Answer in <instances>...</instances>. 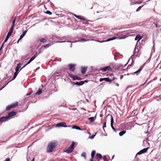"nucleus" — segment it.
Listing matches in <instances>:
<instances>
[{
	"label": "nucleus",
	"instance_id": "1",
	"mask_svg": "<svg viewBox=\"0 0 161 161\" xmlns=\"http://www.w3.org/2000/svg\"><path fill=\"white\" fill-rule=\"evenodd\" d=\"M37 44L36 45V49L35 51L36 55H34L32 57L29 61L27 63V64H29L31 61H32L36 57L37 55L40 53V48H39V47L40 45V39H39L37 41Z\"/></svg>",
	"mask_w": 161,
	"mask_h": 161
},
{
	"label": "nucleus",
	"instance_id": "2",
	"mask_svg": "<svg viewBox=\"0 0 161 161\" xmlns=\"http://www.w3.org/2000/svg\"><path fill=\"white\" fill-rule=\"evenodd\" d=\"M57 143L55 141H52L48 144L47 147V151L50 153L52 152L55 149L57 146Z\"/></svg>",
	"mask_w": 161,
	"mask_h": 161
},
{
	"label": "nucleus",
	"instance_id": "3",
	"mask_svg": "<svg viewBox=\"0 0 161 161\" xmlns=\"http://www.w3.org/2000/svg\"><path fill=\"white\" fill-rule=\"evenodd\" d=\"M75 144V142H73L71 145L66 150L65 152L67 153H71L73 150L74 148V145Z\"/></svg>",
	"mask_w": 161,
	"mask_h": 161
},
{
	"label": "nucleus",
	"instance_id": "4",
	"mask_svg": "<svg viewBox=\"0 0 161 161\" xmlns=\"http://www.w3.org/2000/svg\"><path fill=\"white\" fill-rule=\"evenodd\" d=\"M110 117L111 118V126L113 130L115 131H116V130L113 126V124L114 122V118L113 116L111 114H108L107 116V117Z\"/></svg>",
	"mask_w": 161,
	"mask_h": 161
},
{
	"label": "nucleus",
	"instance_id": "5",
	"mask_svg": "<svg viewBox=\"0 0 161 161\" xmlns=\"http://www.w3.org/2000/svg\"><path fill=\"white\" fill-rule=\"evenodd\" d=\"M13 31V27H11L6 37V38L4 40L3 43L6 42L7 41L9 37L11 35Z\"/></svg>",
	"mask_w": 161,
	"mask_h": 161
},
{
	"label": "nucleus",
	"instance_id": "6",
	"mask_svg": "<svg viewBox=\"0 0 161 161\" xmlns=\"http://www.w3.org/2000/svg\"><path fill=\"white\" fill-rule=\"evenodd\" d=\"M76 64H68V66L69 70L73 72L75 69Z\"/></svg>",
	"mask_w": 161,
	"mask_h": 161
},
{
	"label": "nucleus",
	"instance_id": "7",
	"mask_svg": "<svg viewBox=\"0 0 161 161\" xmlns=\"http://www.w3.org/2000/svg\"><path fill=\"white\" fill-rule=\"evenodd\" d=\"M100 70H101L102 72H106L107 70L108 71H111L112 70V68L111 66H107L105 67L101 68L100 69Z\"/></svg>",
	"mask_w": 161,
	"mask_h": 161
},
{
	"label": "nucleus",
	"instance_id": "8",
	"mask_svg": "<svg viewBox=\"0 0 161 161\" xmlns=\"http://www.w3.org/2000/svg\"><path fill=\"white\" fill-rule=\"evenodd\" d=\"M69 77H70L71 78H72V79L73 80H81L82 79L80 77H78L76 75L73 76V75H71V74H69Z\"/></svg>",
	"mask_w": 161,
	"mask_h": 161
},
{
	"label": "nucleus",
	"instance_id": "9",
	"mask_svg": "<svg viewBox=\"0 0 161 161\" xmlns=\"http://www.w3.org/2000/svg\"><path fill=\"white\" fill-rule=\"evenodd\" d=\"M148 149V148H145L141 150L136 154V155H140L145 153H146Z\"/></svg>",
	"mask_w": 161,
	"mask_h": 161
},
{
	"label": "nucleus",
	"instance_id": "10",
	"mask_svg": "<svg viewBox=\"0 0 161 161\" xmlns=\"http://www.w3.org/2000/svg\"><path fill=\"white\" fill-rule=\"evenodd\" d=\"M56 126L58 127H67L66 124L64 122H60L57 124Z\"/></svg>",
	"mask_w": 161,
	"mask_h": 161
},
{
	"label": "nucleus",
	"instance_id": "11",
	"mask_svg": "<svg viewBox=\"0 0 161 161\" xmlns=\"http://www.w3.org/2000/svg\"><path fill=\"white\" fill-rule=\"evenodd\" d=\"M104 80H105L107 82H111L112 81V80H110L109 78H100V81L102 82Z\"/></svg>",
	"mask_w": 161,
	"mask_h": 161
},
{
	"label": "nucleus",
	"instance_id": "12",
	"mask_svg": "<svg viewBox=\"0 0 161 161\" xmlns=\"http://www.w3.org/2000/svg\"><path fill=\"white\" fill-rule=\"evenodd\" d=\"M143 36H141L140 35L138 34L136 35L135 38V40H137L138 42L140 40H141L143 38Z\"/></svg>",
	"mask_w": 161,
	"mask_h": 161
},
{
	"label": "nucleus",
	"instance_id": "13",
	"mask_svg": "<svg viewBox=\"0 0 161 161\" xmlns=\"http://www.w3.org/2000/svg\"><path fill=\"white\" fill-rule=\"evenodd\" d=\"M8 119V117H3L0 119V122H3L5 121H7Z\"/></svg>",
	"mask_w": 161,
	"mask_h": 161
},
{
	"label": "nucleus",
	"instance_id": "14",
	"mask_svg": "<svg viewBox=\"0 0 161 161\" xmlns=\"http://www.w3.org/2000/svg\"><path fill=\"white\" fill-rule=\"evenodd\" d=\"M87 67H82L81 72L82 74H85L86 71Z\"/></svg>",
	"mask_w": 161,
	"mask_h": 161
},
{
	"label": "nucleus",
	"instance_id": "15",
	"mask_svg": "<svg viewBox=\"0 0 161 161\" xmlns=\"http://www.w3.org/2000/svg\"><path fill=\"white\" fill-rule=\"evenodd\" d=\"M16 114V113L14 111L11 112L8 114V119H9V118L11 116H14Z\"/></svg>",
	"mask_w": 161,
	"mask_h": 161
},
{
	"label": "nucleus",
	"instance_id": "16",
	"mask_svg": "<svg viewBox=\"0 0 161 161\" xmlns=\"http://www.w3.org/2000/svg\"><path fill=\"white\" fill-rule=\"evenodd\" d=\"M74 16L76 18L80 19V20H85V18L81 16H78L75 14H74Z\"/></svg>",
	"mask_w": 161,
	"mask_h": 161
},
{
	"label": "nucleus",
	"instance_id": "17",
	"mask_svg": "<svg viewBox=\"0 0 161 161\" xmlns=\"http://www.w3.org/2000/svg\"><path fill=\"white\" fill-rule=\"evenodd\" d=\"M84 83V81H80V82H76L75 83V84L78 86H81L83 85Z\"/></svg>",
	"mask_w": 161,
	"mask_h": 161
},
{
	"label": "nucleus",
	"instance_id": "18",
	"mask_svg": "<svg viewBox=\"0 0 161 161\" xmlns=\"http://www.w3.org/2000/svg\"><path fill=\"white\" fill-rule=\"evenodd\" d=\"M96 157L97 158H99L100 159H102L103 158V156L102 155L99 153H97L96 155Z\"/></svg>",
	"mask_w": 161,
	"mask_h": 161
},
{
	"label": "nucleus",
	"instance_id": "19",
	"mask_svg": "<svg viewBox=\"0 0 161 161\" xmlns=\"http://www.w3.org/2000/svg\"><path fill=\"white\" fill-rule=\"evenodd\" d=\"M96 151L95 150H93L91 153V157L92 158H93L95 154Z\"/></svg>",
	"mask_w": 161,
	"mask_h": 161
},
{
	"label": "nucleus",
	"instance_id": "20",
	"mask_svg": "<svg viewBox=\"0 0 161 161\" xmlns=\"http://www.w3.org/2000/svg\"><path fill=\"white\" fill-rule=\"evenodd\" d=\"M40 88H39L38 91L36 92L34 94H33L32 95V96H33V95H40Z\"/></svg>",
	"mask_w": 161,
	"mask_h": 161
},
{
	"label": "nucleus",
	"instance_id": "21",
	"mask_svg": "<svg viewBox=\"0 0 161 161\" xmlns=\"http://www.w3.org/2000/svg\"><path fill=\"white\" fill-rule=\"evenodd\" d=\"M18 102H16L14 103H12V104L11 105L12 107V108H14V107H16L17 105H18Z\"/></svg>",
	"mask_w": 161,
	"mask_h": 161
},
{
	"label": "nucleus",
	"instance_id": "22",
	"mask_svg": "<svg viewBox=\"0 0 161 161\" xmlns=\"http://www.w3.org/2000/svg\"><path fill=\"white\" fill-rule=\"evenodd\" d=\"M50 46V45H49V44H47L46 45V46H42L41 47V49H44V48H48L49 46Z\"/></svg>",
	"mask_w": 161,
	"mask_h": 161
},
{
	"label": "nucleus",
	"instance_id": "23",
	"mask_svg": "<svg viewBox=\"0 0 161 161\" xmlns=\"http://www.w3.org/2000/svg\"><path fill=\"white\" fill-rule=\"evenodd\" d=\"M19 73V72H15L14 73V75L13 77L12 80H14L16 78Z\"/></svg>",
	"mask_w": 161,
	"mask_h": 161
},
{
	"label": "nucleus",
	"instance_id": "24",
	"mask_svg": "<svg viewBox=\"0 0 161 161\" xmlns=\"http://www.w3.org/2000/svg\"><path fill=\"white\" fill-rule=\"evenodd\" d=\"M117 38L116 37H114L111 38H108L106 41L108 42L110 41L113 40L117 39Z\"/></svg>",
	"mask_w": 161,
	"mask_h": 161
},
{
	"label": "nucleus",
	"instance_id": "25",
	"mask_svg": "<svg viewBox=\"0 0 161 161\" xmlns=\"http://www.w3.org/2000/svg\"><path fill=\"white\" fill-rule=\"evenodd\" d=\"M143 67L142 66L141 67L140 69H139L138 70L134 72V74H137V73H139L140 71L142 70Z\"/></svg>",
	"mask_w": 161,
	"mask_h": 161
},
{
	"label": "nucleus",
	"instance_id": "26",
	"mask_svg": "<svg viewBox=\"0 0 161 161\" xmlns=\"http://www.w3.org/2000/svg\"><path fill=\"white\" fill-rule=\"evenodd\" d=\"M88 119L91 123L93 122L94 121V119L93 117H91L88 118Z\"/></svg>",
	"mask_w": 161,
	"mask_h": 161
},
{
	"label": "nucleus",
	"instance_id": "27",
	"mask_svg": "<svg viewBox=\"0 0 161 161\" xmlns=\"http://www.w3.org/2000/svg\"><path fill=\"white\" fill-rule=\"evenodd\" d=\"M126 132V131L125 130H123L119 133V135L120 136H122Z\"/></svg>",
	"mask_w": 161,
	"mask_h": 161
},
{
	"label": "nucleus",
	"instance_id": "28",
	"mask_svg": "<svg viewBox=\"0 0 161 161\" xmlns=\"http://www.w3.org/2000/svg\"><path fill=\"white\" fill-rule=\"evenodd\" d=\"M22 65V64L21 63H18L17 64L16 68L19 69L20 68Z\"/></svg>",
	"mask_w": 161,
	"mask_h": 161
},
{
	"label": "nucleus",
	"instance_id": "29",
	"mask_svg": "<svg viewBox=\"0 0 161 161\" xmlns=\"http://www.w3.org/2000/svg\"><path fill=\"white\" fill-rule=\"evenodd\" d=\"M72 128L79 130L81 129L78 126H74L72 127Z\"/></svg>",
	"mask_w": 161,
	"mask_h": 161
},
{
	"label": "nucleus",
	"instance_id": "30",
	"mask_svg": "<svg viewBox=\"0 0 161 161\" xmlns=\"http://www.w3.org/2000/svg\"><path fill=\"white\" fill-rule=\"evenodd\" d=\"M47 39L46 38H41V42L43 43L46 42Z\"/></svg>",
	"mask_w": 161,
	"mask_h": 161
},
{
	"label": "nucleus",
	"instance_id": "31",
	"mask_svg": "<svg viewBox=\"0 0 161 161\" xmlns=\"http://www.w3.org/2000/svg\"><path fill=\"white\" fill-rule=\"evenodd\" d=\"M24 36L23 35V34H22L20 35V36L19 37V39H18V40L17 41L18 43H19V41L20 40H21V39H22L24 37Z\"/></svg>",
	"mask_w": 161,
	"mask_h": 161
},
{
	"label": "nucleus",
	"instance_id": "32",
	"mask_svg": "<svg viewBox=\"0 0 161 161\" xmlns=\"http://www.w3.org/2000/svg\"><path fill=\"white\" fill-rule=\"evenodd\" d=\"M44 12L47 14L49 15H51L52 14V13L50 11L48 10H47L46 11H44Z\"/></svg>",
	"mask_w": 161,
	"mask_h": 161
},
{
	"label": "nucleus",
	"instance_id": "33",
	"mask_svg": "<svg viewBox=\"0 0 161 161\" xmlns=\"http://www.w3.org/2000/svg\"><path fill=\"white\" fill-rule=\"evenodd\" d=\"M142 2V1L141 0L138 1H137L135 2L134 3L135 4H140Z\"/></svg>",
	"mask_w": 161,
	"mask_h": 161
},
{
	"label": "nucleus",
	"instance_id": "34",
	"mask_svg": "<svg viewBox=\"0 0 161 161\" xmlns=\"http://www.w3.org/2000/svg\"><path fill=\"white\" fill-rule=\"evenodd\" d=\"M106 121H105L104 122V123H103V128L104 130H105L104 128L106 127Z\"/></svg>",
	"mask_w": 161,
	"mask_h": 161
},
{
	"label": "nucleus",
	"instance_id": "35",
	"mask_svg": "<svg viewBox=\"0 0 161 161\" xmlns=\"http://www.w3.org/2000/svg\"><path fill=\"white\" fill-rule=\"evenodd\" d=\"M144 5H142L141 6H139L136 10V11L138 12L143 7Z\"/></svg>",
	"mask_w": 161,
	"mask_h": 161
},
{
	"label": "nucleus",
	"instance_id": "36",
	"mask_svg": "<svg viewBox=\"0 0 161 161\" xmlns=\"http://www.w3.org/2000/svg\"><path fill=\"white\" fill-rule=\"evenodd\" d=\"M12 107L11 105L8 106L6 108V110H8L12 108Z\"/></svg>",
	"mask_w": 161,
	"mask_h": 161
},
{
	"label": "nucleus",
	"instance_id": "37",
	"mask_svg": "<svg viewBox=\"0 0 161 161\" xmlns=\"http://www.w3.org/2000/svg\"><path fill=\"white\" fill-rule=\"evenodd\" d=\"M81 155L82 157H84L85 158H86V154L85 153V152L83 153H82Z\"/></svg>",
	"mask_w": 161,
	"mask_h": 161
},
{
	"label": "nucleus",
	"instance_id": "38",
	"mask_svg": "<svg viewBox=\"0 0 161 161\" xmlns=\"http://www.w3.org/2000/svg\"><path fill=\"white\" fill-rule=\"evenodd\" d=\"M103 159L104 161H108V159L105 156L103 157Z\"/></svg>",
	"mask_w": 161,
	"mask_h": 161
},
{
	"label": "nucleus",
	"instance_id": "39",
	"mask_svg": "<svg viewBox=\"0 0 161 161\" xmlns=\"http://www.w3.org/2000/svg\"><path fill=\"white\" fill-rule=\"evenodd\" d=\"M15 23V19L12 22V25L11 27H13H13L14 26V24Z\"/></svg>",
	"mask_w": 161,
	"mask_h": 161
},
{
	"label": "nucleus",
	"instance_id": "40",
	"mask_svg": "<svg viewBox=\"0 0 161 161\" xmlns=\"http://www.w3.org/2000/svg\"><path fill=\"white\" fill-rule=\"evenodd\" d=\"M126 36H125L124 37H119L118 38L119 39H123L126 38Z\"/></svg>",
	"mask_w": 161,
	"mask_h": 161
},
{
	"label": "nucleus",
	"instance_id": "41",
	"mask_svg": "<svg viewBox=\"0 0 161 161\" xmlns=\"http://www.w3.org/2000/svg\"><path fill=\"white\" fill-rule=\"evenodd\" d=\"M27 32V30L23 32V33L22 34H23V35L25 36V34H26V32Z\"/></svg>",
	"mask_w": 161,
	"mask_h": 161
},
{
	"label": "nucleus",
	"instance_id": "42",
	"mask_svg": "<svg viewBox=\"0 0 161 161\" xmlns=\"http://www.w3.org/2000/svg\"><path fill=\"white\" fill-rule=\"evenodd\" d=\"M15 72H19V71H20L19 70V69H18V68H15Z\"/></svg>",
	"mask_w": 161,
	"mask_h": 161
},
{
	"label": "nucleus",
	"instance_id": "43",
	"mask_svg": "<svg viewBox=\"0 0 161 161\" xmlns=\"http://www.w3.org/2000/svg\"><path fill=\"white\" fill-rule=\"evenodd\" d=\"M95 135H92V136H90V138L91 139H92L93 138H94V136H95Z\"/></svg>",
	"mask_w": 161,
	"mask_h": 161
},
{
	"label": "nucleus",
	"instance_id": "44",
	"mask_svg": "<svg viewBox=\"0 0 161 161\" xmlns=\"http://www.w3.org/2000/svg\"><path fill=\"white\" fill-rule=\"evenodd\" d=\"M33 92H30L29 93H28L27 94H26V96H29V95H30Z\"/></svg>",
	"mask_w": 161,
	"mask_h": 161
},
{
	"label": "nucleus",
	"instance_id": "45",
	"mask_svg": "<svg viewBox=\"0 0 161 161\" xmlns=\"http://www.w3.org/2000/svg\"><path fill=\"white\" fill-rule=\"evenodd\" d=\"M100 159L96 157L95 160V161H100Z\"/></svg>",
	"mask_w": 161,
	"mask_h": 161
},
{
	"label": "nucleus",
	"instance_id": "46",
	"mask_svg": "<svg viewBox=\"0 0 161 161\" xmlns=\"http://www.w3.org/2000/svg\"><path fill=\"white\" fill-rule=\"evenodd\" d=\"M28 64H27V63L25 64L24 65L22 68L19 70V71H20L22 69H23Z\"/></svg>",
	"mask_w": 161,
	"mask_h": 161
},
{
	"label": "nucleus",
	"instance_id": "47",
	"mask_svg": "<svg viewBox=\"0 0 161 161\" xmlns=\"http://www.w3.org/2000/svg\"><path fill=\"white\" fill-rule=\"evenodd\" d=\"M5 161H10V158H7L5 159Z\"/></svg>",
	"mask_w": 161,
	"mask_h": 161
},
{
	"label": "nucleus",
	"instance_id": "48",
	"mask_svg": "<svg viewBox=\"0 0 161 161\" xmlns=\"http://www.w3.org/2000/svg\"><path fill=\"white\" fill-rule=\"evenodd\" d=\"M30 157H29L28 158L27 157V160L28 161H30Z\"/></svg>",
	"mask_w": 161,
	"mask_h": 161
},
{
	"label": "nucleus",
	"instance_id": "49",
	"mask_svg": "<svg viewBox=\"0 0 161 161\" xmlns=\"http://www.w3.org/2000/svg\"><path fill=\"white\" fill-rule=\"evenodd\" d=\"M8 83V82L5 85V86H3V87H2V89H0V90H2V89H3V88H4V87H5V86L6 85H7Z\"/></svg>",
	"mask_w": 161,
	"mask_h": 161
},
{
	"label": "nucleus",
	"instance_id": "50",
	"mask_svg": "<svg viewBox=\"0 0 161 161\" xmlns=\"http://www.w3.org/2000/svg\"><path fill=\"white\" fill-rule=\"evenodd\" d=\"M123 75H121L120 76V79H122L123 77Z\"/></svg>",
	"mask_w": 161,
	"mask_h": 161
},
{
	"label": "nucleus",
	"instance_id": "51",
	"mask_svg": "<svg viewBox=\"0 0 161 161\" xmlns=\"http://www.w3.org/2000/svg\"><path fill=\"white\" fill-rule=\"evenodd\" d=\"M36 25H37V24H34V25H33L31 26V27H33V26H36Z\"/></svg>",
	"mask_w": 161,
	"mask_h": 161
},
{
	"label": "nucleus",
	"instance_id": "52",
	"mask_svg": "<svg viewBox=\"0 0 161 161\" xmlns=\"http://www.w3.org/2000/svg\"><path fill=\"white\" fill-rule=\"evenodd\" d=\"M155 26L156 28H158V25H157V24H155Z\"/></svg>",
	"mask_w": 161,
	"mask_h": 161
},
{
	"label": "nucleus",
	"instance_id": "53",
	"mask_svg": "<svg viewBox=\"0 0 161 161\" xmlns=\"http://www.w3.org/2000/svg\"><path fill=\"white\" fill-rule=\"evenodd\" d=\"M34 158H33L32 159L31 161H34Z\"/></svg>",
	"mask_w": 161,
	"mask_h": 161
},
{
	"label": "nucleus",
	"instance_id": "54",
	"mask_svg": "<svg viewBox=\"0 0 161 161\" xmlns=\"http://www.w3.org/2000/svg\"><path fill=\"white\" fill-rule=\"evenodd\" d=\"M3 44H2V46H1V47H0V48H1V49H2V48L3 47Z\"/></svg>",
	"mask_w": 161,
	"mask_h": 161
},
{
	"label": "nucleus",
	"instance_id": "55",
	"mask_svg": "<svg viewBox=\"0 0 161 161\" xmlns=\"http://www.w3.org/2000/svg\"><path fill=\"white\" fill-rule=\"evenodd\" d=\"M56 74H59V73H58V72L55 73L54 74V75H55Z\"/></svg>",
	"mask_w": 161,
	"mask_h": 161
},
{
	"label": "nucleus",
	"instance_id": "56",
	"mask_svg": "<svg viewBox=\"0 0 161 161\" xmlns=\"http://www.w3.org/2000/svg\"><path fill=\"white\" fill-rule=\"evenodd\" d=\"M93 158H92L90 160V161H94L93 160Z\"/></svg>",
	"mask_w": 161,
	"mask_h": 161
},
{
	"label": "nucleus",
	"instance_id": "57",
	"mask_svg": "<svg viewBox=\"0 0 161 161\" xmlns=\"http://www.w3.org/2000/svg\"><path fill=\"white\" fill-rule=\"evenodd\" d=\"M82 41H85V40H84V39H82Z\"/></svg>",
	"mask_w": 161,
	"mask_h": 161
},
{
	"label": "nucleus",
	"instance_id": "58",
	"mask_svg": "<svg viewBox=\"0 0 161 161\" xmlns=\"http://www.w3.org/2000/svg\"><path fill=\"white\" fill-rule=\"evenodd\" d=\"M134 51H135V52H136V48H135V49H134Z\"/></svg>",
	"mask_w": 161,
	"mask_h": 161
},
{
	"label": "nucleus",
	"instance_id": "59",
	"mask_svg": "<svg viewBox=\"0 0 161 161\" xmlns=\"http://www.w3.org/2000/svg\"><path fill=\"white\" fill-rule=\"evenodd\" d=\"M1 49H2L1 48H0V51H1Z\"/></svg>",
	"mask_w": 161,
	"mask_h": 161
},
{
	"label": "nucleus",
	"instance_id": "60",
	"mask_svg": "<svg viewBox=\"0 0 161 161\" xmlns=\"http://www.w3.org/2000/svg\"><path fill=\"white\" fill-rule=\"evenodd\" d=\"M43 7L44 8H45V6H44H44H43Z\"/></svg>",
	"mask_w": 161,
	"mask_h": 161
},
{
	"label": "nucleus",
	"instance_id": "61",
	"mask_svg": "<svg viewBox=\"0 0 161 161\" xmlns=\"http://www.w3.org/2000/svg\"><path fill=\"white\" fill-rule=\"evenodd\" d=\"M117 85H118V86H119V85L117 84Z\"/></svg>",
	"mask_w": 161,
	"mask_h": 161
},
{
	"label": "nucleus",
	"instance_id": "62",
	"mask_svg": "<svg viewBox=\"0 0 161 161\" xmlns=\"http://www.w3.org/2000/svg\"><path fill=\"white\" fill-rule=\"evenodd\" d=\"M117 85H118V86H119V85L117 84Z\"/></svg>",
	"mask_w": 161,
	"mask_h": 161
},
{
	"label": "nucleus",
	"instance_id": "63",
	"mask_svg": "<svg viewBox=\"0 0 161 161\" xmlns=\"http://www.w3.org/2000/svg\"><path fill=\"white\" fill-rule=\"evenodd\" d=\"M41 93H42V91H41Z\"/></svg>",
	"mask_w": 161,
	"mask_h": 161
}]
</instances>
